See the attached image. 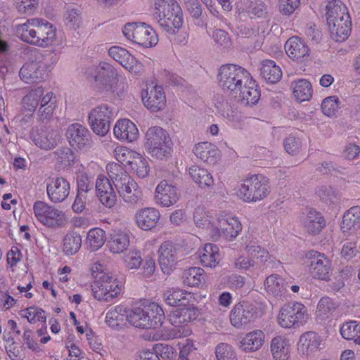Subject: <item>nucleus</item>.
I'll list each match as a JSON object with an SVG mask.
<instances>
[{"label":"nucleus","mask_w":360,"mask_h":360,"mask_svg":"<svg viewBox=\"0 0 360 360\" xmlns=\"http://www.w3.org/2000/svg\"><path fill=\"white\" fill-rule=\"evenodd\" d=\"M106 169L124 201L131 205L137 204L142 198V191L137 183L117 163H109Z\"/></svg>","instance_id":"1"},{"label":"nucleus","mask_w":360,"mask_h":360,"mask_svg":"<svg viewBox=\"0 0 360 360\" xmlns=\"http://www.w3.org/2000/svg\"><path fill=\"white\" fill-rule=\"evenodd\" d=\"M270 193L269 179L262 174H252L245 179L237 194L245 202H257L265 198Z\"/></svg>","instance_id":"2"},{"label":"nucleus","mask_w":360,"mask_h":360,"mask_svg":"<svg viewBox=\"0 0 360 360\" xmlns=\"http://www.w3.org/2000/svg\"><path fill=\"white\" fill-rule=\"evenodd\" d=\"M250 74L244 68L234 65H222L218 73L219 84L224 91L233 96L243 88L250 78Z\"/></svg>","instance_id":"3"},{"label":"nucleus","mask_w":360,"mask_h":360,"mask_svg":"<svg viewBox=\"0 0 360 360\" xmlns=\"http://www.w3.org/2000/svg\"><path fill=\"white\" fill-rule=\"evenodd\" d=\"M86 73L94 77L102 93L110 95L117 90L119 74L112 65L101 62L98 66L89 68Z\"/></svg>","instance_id":"4"},{"label":"nucleus","mask_w":360,"mask_h":360,"mask_svg":"<svg viewBox=\"0 0 360 360\" xmlns=\"http://www.w3.org/2000/svg\"><path fill=\"white\" fill-rule=\"evenodd\" d=\"M146 148L148 153L157 159H162L170 153V139L165 129L153 127L146 134Z\"/></svg>","instance_id":"5"},{"label":"nucleus","mask_w":360,"mask_h":360,"mask_svg":"<svg viewBox=\"0 0 360 360\" xmlns=\"http://www.w3.org/2000/svg\"><path fill=\"white\" fill-rule=\"evenodd\" d=\"M33 212L36 219L46 227L57 229L67 223L64 212L44 201H36L33 205Z\"/></svg>","instance_id":"6"},{"label":"nucleus","mask_w":360,"mask_h":360,"mask_svg":"<svg viewBox=\"0 0 360 360\" xmlns=\"http://www.w3.org/2000/svg\"><path fill=\"white\" fill-rule=\"evenodd\" d=\"M306 307L297 302L284 304L278 316V324L285 328H296L306 321Z\"/></svg>","instance_id":"7"},{"label":"nucleus","mask_w":360,"mask_h":360,"mask_svg":"<svg viewBox=\"0 0 360 360\" xmlns=\"http://www.w3.org/2000/svg\"><path fill=\"white\" fill-rule=\"evenodd\" d=\"M215 226L212 231V239L218 240L221 236L232 240L242 230V225L238 218L226 214L215 215Z\"/></svg>","instance_id":"8"},{"label":"nucleus","mask_w":360,"mask_h":360,"mask_svg":"<svg viewBox=\"0 0 360 360\" xmlns=\"http://www.w3.org/2000/svg\"><path fill=\"white\" fill-rule=\"evenodd\" d=\"M154 18L164 22H183L184 14L175 0H155Z\"/></svg>","instance_id":"9"},{"label":"nucleus","mask_w":360,"mask_h":360,"mask_svg":"<svg viewBox=\"0 0 360 360\" xmlns=\"http://www.w3.org/2000/svg\"><path fill=\"white\" fill-rule=\"evenodd\" d=\"M113 117L114 111L108 105L103 104L92 109L89 115V120L94 132L105 136L110 129Z\"/></svg>","instance_id":"10"},{"label":"nucleus","mask_w":360,"mask_h":360,"mask_svg":"<svg viewBox=\"0 0 360 360\" xmlns=\"http://www.w3.org/2000/svg\"><path fill=\"white\" fill-rule=\"evenodd\" d=\"M97 280L92 286L94 296L98 300L108 302L116 297L121 291V285L116 279L108 274L96 276Z\"/></svg>","instance_id":"11"},{"label":"nucleus","mask_w":360,"mask_h":360,"mask_svg":"<svg viewBox=\"0 0 360 360\" xmlns=\"http://www.w3.org/2000/svg\"><path fill=\"white\" fill-rule=\"evenodd\" d=\"M257 318V307L248 302L236 304L230 313V321L235 328H240Z\"/></svg>","instance_id":"12"},{"label":"nucleus","mask_w":360,"mask_h":360,"mask_svg":"<svg viewBox=\"0 0 360 360\" xmlns=\"http://www.w3.org/2000/svg\"><path fill=\"white\" fill-rule=\"evenodd\" d=\"M310 260L309 271L316 279L325 281L330 280L332 273L331 264L328 257L317 251H310L307 255Z\"/></svg>","instance_id":"13"},{"label":"nucleus","mask_w":360,"mask_h":360,"mask_svg":"<svg viewBox=\"0 0 360 360\" xmlns=\"http://www.w3.org/2000/svg\"><path fill=\"white\" fill-rule=\"evenodd\" d=\"M108 55L131 73L140 75L143 70L142 64L124 48L114 46L108 49Z\"/></svg>","instance_id":"14"},{"label":"nucleus","mask_w":360,"mask_h":360,"mask_svg":"<svg viewBox=\"0 0 360 360\" xmlns=\"http://www.w3.org/2000/svg\"><path fill=\"white\" fill-rule=\"evenodd\" d=\"M70 184L64 177L51 178L46 184L49 199L53 203L63 202L69 195Z\"/></svg>","instance_id":"15"},{"label":"nucleus","mask_w":360,"mask_h":360,"mask_svg":"<svg viewBox=\"0 0 360 360\" xmlns=\"http://www.w3.org/2000/svg\"><path fill=\"white\" fill-rule=\"evenodd\" d=\"M142 101L144 105L151 111L158 112L163 109L166 104V97L162 87L150 85L142 93Z\"/></svg>","instance_id":"16"},{"label":"nucleus","mask_w":360,"mask_h":360,"mask_svg":"<svg viewBox=\"0 0 360 360\" xmlns=\"http://www.w3.org/2000/svg\"><path fill=\"white\" fill-rule=\"evenodd\" d=\"M179 197L176 187L167 180L161 181L156 187L155 198L158 205L172 206L178 201Z\"/></svg>","instance_id":"17"},{"label":"nucleus","mask_w":360,"mask_h":360,"mask_svg":"<svg viewBox=\"0 0 360 360\" xmlns=\"http://www.w3.org/2000/svg\"><path fill=\"white\" fill-rule=\"evenodd\" d=\"M96 191L100 202L106 207H112L117 202V195L110 180L99 175L96 181Z\"/></svg>","instance_id":"18"},{"label":"nucleus","mask_w":360,"mask_h":360,"mask_svg":"<svg viewBox=\"0 0 360 360\" xmlns=\"http://www.w3.org/2000/svg\"><path fill=\"white\" fill-rule=\"evenodd\" d=\"M160 213L155 207H144L138 210L134 215L137 226L143 231H150L158 224Z\"/></svg>","instance_id":"19"},{"label":"nucleus","mask_w":360,"mask_h":360,"mask_svg":"<svg viewBox=\"0 0 360 360\" xmlns=\"http://www.w3.org/2000/svg\"><path fill=\"white\" fill-rule=\"evenodd\" d=\"M47 75L46 65L39 62L26 63L19 72L20 77L26 83H34L43 80Z\"/></svg>","instance_id":"20"},{"label":"nucleus","mask_w":360,"mask_h":360,"mask_svg":"<svg viewBox=\"0 0 360 360\" xmlns=\"http://www.w3.org/2000/svg\"><path fill=\"white\" fill-rule=\"evenodd\" d=\"M65 135L69 143L73 148H83L89 142L90 133L89 130L79 123L69 125Z\"/></svg>","instance_id":"21"},{"label":"nucleus","mask_w":360,"mask_h":360,"mask_svg":"<svg viewBox=\"0 0 360 360\" xmlns=\"http://www.w3.org/2000/svg\"><path fill=\"white\" fill-rule=\"evenodd\" d=\"M287 55L293 60L304 61L309 56V49L298 37L294 36L287 40L285 44Z\"/></svg>","instance_id":"22"},{"label":"nucleus","mask_w":360,"mask_h":360,"mask_svg":"<svg viewBox=\"0 0 360 360\" xmlns=\"http://www.w3.org/2000/svg\"><path fill=\"white\" fill-rule=\"evenodd\" d=\"M327 22H351L346 6L340 0H329L326 6Z\"/></svg>","instance_id":"23"},{"label":"nucleus","mask_w":360,"mask_h":360,"mask_svg":"<svg viewBox=\"0 0 360 360\" xmlns=\"http://www.w3.org/2000/svg\"><path fill=\"white\" fill-rule=\"evenodd\" d=\"M321 342L316 333L307 331L300 337L297 349L300 354L309 356L321 349Z\"/></svg>","instance_id":"24"},{"label":"nucleus","mask_w":360,"mask_h":360,"mask_svg":"<svg viewBox=\"0 0 360 360\" xmlns=\"http://www.w3.org/2000/svg\"><path fill=\"white\" fill-rule=\"evenodd\" d=\"M178 248L171 241H165L159 248V262L164 272H168L177 260Z\"/></svg>","instance_id":"25"},{"label":"nucleus","mask_w":360,"mask_h":360,"mask_svg":"<svg viewBox=\"0 0 360 360\" xmlns=\"http://www.w3.org/2000/svg\"><path fill=\"white\" fill-rule=\"evenodd\" d=\"M114 134L120 140L133 142L139 137V130L133 122L128 119H122L115 124Z\"/></svg>","instance_id":"26"},{"label":"nucleus","mask_w":360,"mask_h":360,"mask_svg":"<svg viewBox=\"0 0 360 360\" xmlns=\"http://www.w3.org/2000/svg\"><path fill=\"white\" fill-rule=\"evenodd\" d=\"M193 153L198 158L209 165H214L220 158V151L217 146L210 142L196 144Z\"/></svg>","instance_id":"27"},{"label":"nucleus","mask_w":360,"mask_h":360,"mask_svg":"<svg viewBox=\"0 0 360 360\" xmlns=\"http://www.w3.org/2000/svg\"><path fill=\"white\" fill-rule=\"evenodd\" d=\"M134 42L145 48H150L158 41L155 31L148 24H139L135 28Z\"/></svg>","instance_id":"28"},{"label":"nucleus","mask_w":360,"mask_h":360,"mask_svg":"<svg viewBox=\"0 0 360 360\" xmlns=\"http://www.w3.org/2000/svg\"><path fill=\"white\" fill-rule=\"evenodd\" d=\"M265 335L261 330H255L247 333L239 345V348L245 352H254L259 350L264 343Z\"/></svg>","instance_id":"29"},{"label":"nucleus","mask_w":360,"mask_h":360,"mask_svg":"<svg viewBox=\"0 0 360 360\" xmlns=\"http://www.w3.org/2000/svg\"><path fill=\"white\" fill-rule=\"evenodd\" d=\"M264 285L268 294L281 297L287 292L290 283L277 274H271L266 278Z\"/></svg>","instance_id":"30"},{"label":"nucleus","mask_w":360,"mask_h":360,"mask_svg":"<svg viewBox=\"0 0 360 360\" xmlns=\"http://www.w3.org/2000/svg\"><path fill=\"white\" fill-rule=\"evenodd\" d=\"M234 96L238 98L245 105H254L257 103L260 98V91L251 75L246 84H243V88Z\"/></svg>","instance_id":"31"},{"label":"nucleus","mask_w":360,"mask_h":360,"mask_svg":"<svg viewBox=\"0 0 360 360\" xmlns=\"http://www.w3.org/2000/svg\"><path fill=\"white\" fill-rule=\"evenodd\" d=\"M302 225L311 234H317L325 226V220L321 213L310 210L302 218Z\"/></svg>","instance_id":"32"},{"label":"nucleus","mask_w":360,"mask_h":360,"mask_svg":"<svg viewBox=\"0 0 360 360\" xmlns=\"http://www.w3.org/2000/svg\"><path fill=\"white\" fill-rule=\"evenodd\" d=\"M197 316L198 311L195 308L186 306L172 311L169 315V321L174 326L179 328L195 320Z\"/></svg>","instance_id":"33"},{"label":"nucleus","mask_w":360,"mask_h":360,"mask_svg":"<svg viewBox=\"0 0 360 360\" xmlns=\"http://www.w3.org/2000/svg\"><path fill=\"white\" fill-rule=\"evenodd\" d=\"M32 139L37 146L44 150H51L57 145L59 135L53 131L39 130L32 134Z\"/></svg>","instance_id":"34"},{"label":"nucleus","mask_w":360,"mask_h":360,"mask_svg":"<svg viewBox=\"0 0 360 360\" xmlns=\"http://www.w3.org/2000/svg\"><path fill=\"white\" fill-rule=\"evenodd\" d=\"M198 252L200 262L204 266L212 268L219 264V248L215 244L206 243Z\"/></svg>","instance_id":"35"},{"label":"nucleus","mask_w":360,"mask_h":360,"mask_svg":"<svg viewBox=\"0 0 360 360\" xmlns=\"http://www.w3.org/2000/svg\"><path fill=\"white\" fill-rule=\"evenodd\" d=\"M260 75L266 82L275 84L280 81L283 73L274 60H264L261 63Z\"/></svg>","instance_id":"36"},{"label":"nucleus","mask_w":360,"mask_h":360,"mask_svg":"<svg viewBox=\"0 0 360 360\" xmlns=\"http://www.w3.org/2000/svg\"><path fill=\"white\" fill-rule=\"evenodd\" d=\"M130 237L127 232L114 231L108 241L110 251L114 254H120L126 250L129 246Z\"/></svg>","instance_id":"37"},{"label":"nucleus","mask_w":360,"mask_h":360,"mask_svg":"<svg viewBox=\"0 0 360 360\" xmlns=\"http://www.w3.org/2000/svg\"><path fill=\"white\" fill-rule=\"evenodd\" d=\"M146 328H156L162 325L163 321L165 318L162 309L155 302L145 307Z\"/></svg>","instance_id":"38"},{"label":"nucleus","mask_w":360,"mask_h":360,"mask_svg":"<svg viewBox=\"0 0 360 360\" xmlns=\"http://www.w3.org/2000/svg\"><path fill=\"white\" fill-rule=\"evenodd\" d=\"M188 297H191L190 292L178 288H170L163 293L164 300L168 305L172 307L187 306L189 303V298Z\"/></svg>","instance_id":"39"},{"label":"nucleus","mask_w":360,"mask_h":360,"mask_svg":"<svg viewBox=\"0 0 360 360\" xmlns=\"http://www.w3.org/2000/svg\"><path fill=\"white\" fill-rule=\"evenodd\" d=\"M188 173L194 182L200 188H211L214 186V179L206 169L193 165L189 168Z\"/></svg>","instance_id":"40"},{"label":"nucleus","mask_w":360,"mask_h":360,"mask_svg":"<svg viewBox=\"0 0 360 360\" xmlns=\"http://www.w3.org/2000/svg\"><path fill=\"white\" fill-rule=\"evenodd\" d=\"M193 220L196 226L207 230L212 238V231L216 225L215 216H212L202 207H197L194 212Z\"/></svg>","instance_id":"41"},{"label":"nucleus","mask_w":360,"mask_h":360,"mask_svg":"<svg viewBox=\"0 0 360 360\" xmlns=\"http://www.w3.org/2000/svg\"><path fill=\"white\" fill-rule=\"evenodd\" d=\"M240 4L238 10L247 12L252 19L264 18L267 13L266 6L260 1L241 0Z\"/></svg>","instance_id":"42"},{"label":"nucleus","mask_w":360,"mask_h":360,"mask_svg":"<svg viewBox=\"0 0 360 360\" xmlns=\"http://www.w3.org/2000/svg\"><path fill=\"white\" fill-rule=\"evenodd\" d=\"M341 229L343 231L360 229V207H352L345 213Z\"/></svg>","instance_id":"43"},{"label":"nucleus","mask_w":360,"mask_h":360,"mask_svg":"<svg viewBox=\"0 0 360 360\" xmlns=\"http://www.w3.org/2000/svg\"><path fill=\"white\" fill-rule=\"evenodd\" d=\"M293 95L300 102L308 101L312 96L311 83L305 79H300L291 83Z\"/></svg>","instance_id":"44"},{"label":"nucleus","mask_w":360,"mask_h":360,"mask_svg":"<svg viewBox=\"0 0 360 360\" xmlns=\"http://www.w3.org/2000/svg\"><path fill=\"white\" fill-rule=\"evenodd\" d=\"M127 309L122 305L115 306L106 313L105 321L112 328L122 325L127 321Z\"/></svg>","instance_id":"45"},{"label":"nucleus","mask_w":360,"mask_h":360,"mask_svg":"<svg viewBox=\"0 0 360 360\" xmlns=\"http://www.w3.org/2000/svg\"><path fill=\"white\" fill-rule=\"evenodd\" d=\"M204 270L200 267H191L184 271L183 283L191 287H198L205 281Z\"/></svg>","instance_id":"46"},{"label":"nucleus","mask_w":360,"mask_h":360,"mask_svg":"<svg viewBox=\"0 0 360 360\" xmlns=\"http://www.w3.org/2000/svg\"><path fill=\"white\" fill-rule=\"evenodd\" d=\"M271 351L275 360H287L289 356V345L287 341L280 336L273 338Z\"/></svg>","instance_id":"47"},{"label":"nucleus","mask_w":360,"mask_h":360,"mask_svg":"<svg viewBox=\"0 0 360 360\" xmlns=\"http://www.w3.org/2000/svg\"><path fill=\"white\" fill-rule=\"evenodd\" d=\"M82 246V238L76 233L66 234L63 240V251L66 255H73Z\"/></svg>","instance_id":"48"},{"label":"nucleus","mask_w":360,"mask_h":360,"mask_svg":"<svg viewBox=\"0 0 360 360\" xmlns=\"http://www.w3.org/2000/svg\"><path fill=\"white\" fill-rule=\"evenodd\" d=\"M105 241V233L101 229H92L87 233L86 244L91 251L98 250L104 245Z\"/></svg>","instance_id":"49"},{"label":"nucleus","mask_w":360,"mask_h":360,"mask_svg":"<svg viewBox=\"0 0 360 360\" xmlns=\"http://www.w3.org/2000/svg\"><path fill=\"white\" fill-rule=\"evenodd\" d=\"M56 27L52 24H37L38 46H44L51 43L56 37Z\"/></svg>","instance_id":"50"},{"label":"nucleus","mask_w":360,"mask_h":360,"mask_svg":"<svg viewBox=\"0 0 360 360\" xmlns=\"http://www.w3.org/2000/svg\"><path fill=\"white\" fill-rule=\"evenodd\" d=\"M146 309L141 307H135L127 311V321L132 326L140 328H146Z\"/></svg>","instance_id":"51"},{"label":"nucleus","mask_w":360,"mask_h":360,"mask_svg":"<svg viewBox=\"0 0 360 360\" xmlns=\"http://www.w3.org/2000/svg\"><path fill=\"white\" fill-rule=\"evenodd\" d=\"M331 38L335 41H345L351 34L352 24H329Z\"/></svg>","instance_id":"52"},{"label":"nucleus","mask_w":360,"mask_h":360,"mask_svg":"<svg viewBox=\"0 0 360 360\" xmlns=\"http://www.w3.org/2000/svg\"><path fill=\"white\" fill-rule=\"evenodd\" d=\"M43 94L44 89L42 87H37L32 89L23 97L22 100L23 106L29 111H34L38 105Z\"/></svg>","instance_id":"53"},{"label":"nucleus","mask_w":360,"mask_h":360,"mask_svg":"<svg viewBox=\"0 0 360 360\" xmlns=\"http://www.w3.org/2000/svg\"><path fill=\"white\" fill-rule=\"evenodd\" d=\"M16 34L24 41L33 44H41L37 39V29H30L27 24H19L16 27Z\"/></svg>","instance_id":"54"},{"label":"nucleus","mask_w":360,"mask_h":360,"mask_svg":"<svg viewBox=\"0 0 360 360\" xmlns=\"http://www.w3.org/2000/svg\"><path fill=\"white\" fill-rule=\"evenodd\" d=\"M342 336L347 340H354L357 344V339L360 338V323L351 321L344 323L340 329Z\"/></svg>","instance_id":"55"},{"label":"nucleus","mask_w":360,"mask_h":360,"mask_svg":"<svg viewBox=\"0 0 360 360\" xmlns=\"http://www.w3.org/2000/svg\"><path fill=\"white\" fill-rule=\"evenodd\" d=\"M113 153L115 159L124 166H129L134 158L139 154L124 146H117Z\"/></svg>","instance_id":"56"},{"label":"nucleus","mask_w":360,"mask_h":360,"mask_svg":"<svg viewBox=\"0 0 360 360\" xmlns=\"http://www.w3.org/2000/svg\"><path fill=\"white\" fill-rule=\"evenodd\" d=\"M162 29L169 35L176 36L175 39L179 42H183L187 35L188 28L182 24H160Z\"/></svg>","instance_id":"57"},{"label":"nucleus","mask_w":360,"mask_h":360,"mask_svg":"<svg viewBox=\"0 0 360 360\" xmlns=\"http://www.w3.org/2000/svg\"><path fill=\"white\" fill-rule=\"evenodd\" d=\"M131 169L140 178L148 174L149 166L147 160L141 155L135 157L129 165Z\"/></svg>","instance_id":"58"},{"label":"nucleus","mask_w":360,"mask_h":360,"mask_svg":"<svg viewBox=\"0 0 360 360\" xmlns=\"http://www.w3.org/2000/svg\"><path fill=\"white\" fill-rule=\"evenodd\" d=\"M55 158L58 162L63 167H69L74 164L75 155L69 148H60L54 152Z\"/></svg>","instance_id":"59"},{"label":"nucleus","mask_w":360,"mask_h":360,"mask_svg":"<svg viewBox=\"0 0 360 360\" xmlns=\"http://www.w3.org/2000/svg\"><path fill=\"white\" fill-rule=\"evenodd\" d=\"M245 249L250 256L259 259L261 263L264 264L271 259L269 252L256 244L247 245Z\"/></svg>","instance_id":"60"},{"label":"nucleus","mask_w":360,"mask_h":360,"mask_svg":"<svg viewBox=\"0 0 360 360\" xmlns=\"http://www.w3.org/2000/svg\"><path fill=\"white\" fill-rule=\"evenodd\" d=\"M18 11L22 14L31 15L37 8L39 0H14Z\"/></svg>","instance_id":"61"},{"label":"nucleus","mask_w":360,"mask_h":360,"mask_svg":"<svg viewBox=\"0 0 360 360\" xmlns=\"http://www.w3.org/2000/svg\"><path fill=\"white\" fill-rule=\"evenodd\" d=\"M215 354L217 360H237L235 352L230 345L226 343L218 345Z\"/></svg>","instance_id":"62"},{"label":"nucleus","mask_w":360,"mask_h":360,"mask_svg":"<svg viewBox=\"0 0 360 360\" xmlns=\"http://www.w3.org/2000/svg\"><path fill=\"white\" fill-rule=\"evenodd\" d=\"M339 108V100L336 96L326 98L321 104V110L324 115L331 117L335 114Z\"/></svg>","instance_id":"63"},{"label":"nucleus","mask_w":360,"mask_h":360,"mask_svg":"<svg viewBox=\"0 0 360 360\" xmlns=\"http://www.w3.org/2000/svg\"><path fill=\"white\" fill-rule=\"evenodd\" d=\"M23 311L25 314L22 316L27 318L30 323H34L37 321L46 322V318L44 314V311L41 309L31 307L25 309Z\"/></svg>","instance_id":"64"}]
</instances>
